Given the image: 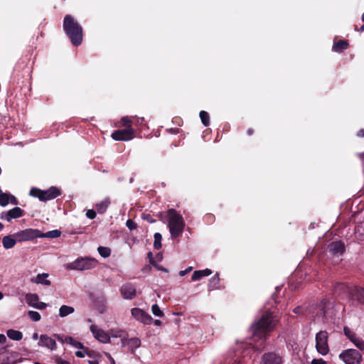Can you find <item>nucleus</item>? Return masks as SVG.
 <instances>
[{"label":"nucleus","instance_id":"obj_1","mask_svg":"<svg viewBox=\"0 0 364 364\" xmlns=\"http://www.w3.org/2000/svg\"><path fill=\"white\" fill-rule=\"evenodd\" d=\"M279 321L278 317L274 312L267 310L262 313L260 318L250 326V331L254 338L266 341L272 331L274 330Z\"/></svg>","mask_w":364,"mask_h":364},{"label":"nucleus","instance_id":"obj_2","mask_svg":"<svg viewBox=\"0 0 364 364\" xmlns=\"http://www.w3.org/2000/svg\"><path fill=\"white\" fill-rule=\"evenodd\" d=\"M63 30L74 46H80L83 40V30L81 25L70 14L63 19Z\"/></svg>","mask_w":364,"mask_h":364},{"label":"nucleus","instance_id":"obj_3","mask_svg":"<svg viewBox=\"0 0 364 364\" xmlns=\"http://www.w3.org/2000/svg\"><path fill=\"white\" fill-rule=\"evenodd\" d=\"M168 228L171 237H180L185 227V222L181 215L177 213L173 208L168 210Z\"/></svg>","mask_w":364,"mask_h":364},{"label":"nucleus","instance_id":"obj_4","mask_svg":"<svg viewBox=\"0 0 364 364\" xmlns=\"http://www.w3.org/2000/svg\"><path fill=\"white\" fill-rule=\"evenodd\" d=\"M30 196L38 198L41 201H47L56 198L61 195V191L56 186H51L46 191L33 187L30 190Z\"/></svg>","mask_w":364,"mask_h":364},{"label":"nucleus","instance_id":"obj_5","mask_svg":"<svg viewBox=\"0 0 364 364\" xmlns=\"http://www.w3.org/2000/svg\"><path fill=\"white\" fill-rule=\"evenodd\" d=\"M97 264V260L89 257H78L73 262L68 264L67 269L79 270V271H85L94 269Z\"/></svg>","mask_w":364,"mask_h":364},{"label":"nucleus","instance_id":"obj_6","mask_svg":"<svg viewBox=\"0 0 364 364\" xmlns=\"http://www.w3.org/2000/svg\"><path fill=\"white\" fill-rule=\"evenodd\" d=\"M339 358L345 364H361L362 361V355L360 352L353 348L342 351L339 355Z\"/></svg>","mask_w":364,"mask_h":364},{"label":"nucleus","instance_id":"obj_7","mask_svg":"<svg viewBox=\"0 0 364 364\" xmlns=\"http://www.w3.org/2000/svg\"><path fill=\"white\" fill-rule=\"evenodd\" d=\"M328 333L326 331H320L316 335V348L320 354L326 355L329 352L328 344Z\"/></svg>","mask_w":364,"mask_h":364},{"label":"nucleus","instance_id":"obj_8","mask_svg":"<svg viewBox=\"0 0 364 364\" xmlns=\"http://www.w3.org/2000/svg\"><path fill=\"white\" fill-rule=\"evenodd\" d=\"M13 236L18 240V242H21L38 238L41 235L40 230L38 229L27 228L14 233Z\"/></svg>","mask_w":364,"mask_h":364},{"label":"nucleus","instance_id":"obj_9","mask_svg":"<svg viewBox=\"0 0 364 364\" xmlns=\"http://www.w3.org/2000/svg\"><path fill=\"white\" fill-rule=\"evenodd\" d=\"M352 288L353 286H350L346 283L336 282L333 284L332 292L336 296L349 299Z\"/></svg>","mask_w":364,"mask_h":364},{"label":"nucleus","instance_id":"obj_10","mask_svg":"<svg viewBox=\"0 0 364 364\" xmlns=\"http://www.w3.org/2000/svg\"><path fill=\"white\" fill-rule=\"evenodd\" d=\"M135 136V131L133 128L118 129L112 134V138L116 141H129Z\"/></svg>","mask_w":364,"mask_h":364},{"label":"nucleus","instance_id":"obj_11","mask_svg":"<svg viewBox=\"0 0 364 364\" xmlns=\"http://www.w3.org/2000/svg\"><path fill=\"white\" fill-rule=\"evenodd\" d=\"M132 316L138 321L144 324H151L153 321V318L139 308H133L131 310Z\"/></svg>","mask_w":364,"mask_h":364},{"label":"nucleus","instance_id":"obj_12","mask_svg":"<svg viewBox=\"0 0 364 364\" xmlns=\"http://www.w3.org/2000/svg\"><path fill=\"white\" fill-rule=\"evenodd\" d=\"M262 364H283L282 357L275 352L265 353L261 359Z\"/></svg>","mask_w":364,"mask_h":364},{"label":"nucleus","instance_id":"obj_13","mask_svg":"<svg viewBox=\"0 0 364 364\" xmlns=\"http://www.w3.org/2000/svg\"><path fill=\"white\" fill-rule=\"evenodd\" d=\"M90 329L94 337L99 341L104 343L110 342V337L109 334L104 330L98 328L95 325H91Z\"/></svg>","mask_w":364,"mask_h":364},{"label":"nucleus","instance_id":"obj_14","mask_svg":"<svg viewBox=\"0 0 364 364\" xmlns=\"http://www.w3.org/2000/svg\"><path fill=\"white\" fill-rule=\"evenodd\" d=\"M328 249L331 255L339 257L344 253L346 247L344 242L338 240L331 242L328 246Z\"/></svg>","mask_w":364,"mask_h":364},{"label":"nucleus","instance_id":"obj_15","mask_svg":"<svg viewBox=\"0 0 364 364\" xmlns=\"http://www.w3.org/2000/svg\"><path fill=\"white\" fill-rule=\"evenodd\" d=\"M120 292L125 299H132L136 295V288L134 285L131 283L124 284L120 289Z\"/></svg>","mask_w":364,"mask_h":364},{"label":"nucleus","instance_id":"obj_16","mask_svg":"<svg viewBox=\"0 0 364 364\" xmlns=\"http://www.w3.org/2000/svg\"><path fill=\"white\" fill-rule=\"evenodd\" d=\"M349 299L356 300L359 304L364 305V288L353 286Z\"/></svg>","mask_w":364,"mask_h":364},{"label":"nucleus","instance_id":"obj_17","mask_svg":"<svg viewBox=\"0 0 364 364\" xmlns=\"http://www.w3.org/2000/svg\"><path fill=\"white\" fill-rule=\"evenodd\" d=\"M38 346L48 348L51 350L56 348V342L54 339L49 337L48 335L43 334L40 336Z\"/></svg>","mask_w":364,"mask_h":364},{"label":"nucleus","instance_id":"obj_18","mask_svg":"<svg viewBox=\"0 0 364 364\" xmlns=\"http://www.w3.org/2000/svg\"><path fill=\"white\" fill-rule=\"evenodd\" d=\"M49 274L48 273H42L38 274L35 277H32L31 279V282L32 283L43 284L45 286H50L51 284V282L48 279Z\"/></svg>","mask_w":364,"mask_h":364},{"label":"nucleus","instance_id":"obj_19","mask_svg":"<svg viewBox=\"0 0 364 364\" xmlns=\"http://www.w3.org/2000/svg\"><path fill=\"white\" fill-rule=\"evenodd\" d=\"M349 47V43L347 41L339 40L337 42H334L332 50L336 53H342Z\"/></svg>","mask_w":364,"mask_h":364},{"label":"nucleus","instance_id":"obj_20","mask_svg":"<svg viewBox=\"0 0 364 364\" xmlns=\"http://www.w3.org/2000/svg\"><path fill=\"white\" fill-rule=\"evenodd\" d=\"M18 240L12 235L4 236L2 239V244L5 249H11L15 246Z\"/></svg>","mask_w":364,"mask_h":364},{"label":"nucleus","instance_id":"obj_21","mask_svg":"<svg viewBox=\"0 0 364 364\" xmlns=\"http://www.w3.org/2000/svg\"><path fill=\"white\" fill-rule=\"evenodd\" d=\"M328 304L326 299H322L319 304L317 305V311L315 314L316 316L325 317L326 314V308Z\"/></svg>","mask_w":364,"mask_h":364},{"label":"nucleus","instance_id":"obj_22","mask_svg":"<svg viewBox=\"0 0 364 364\" xmlns=\"http://www.w3.org/2000/svg\"><path fill=\"white\" fill-rule=\"evenodd\" d=\"M220 278L219 274L216 273L213 277L208 281V291H213L219 287Z\"/></svg>","mask_w":364,"mask_h":364},{"label":"nucleus","instance_id":"obj_23","mask_svg":"<svg viewBox=\"0 0 364 364\" xmlns=\"http://www.w3.org/2000/svg\"><path fill=\"white\" fill-rule=\"evenodd\" d=\"M24 211L19 207H15L9 210H8L9 217H10L11 220L12 219H16L21 218L23 215Z\"/></svg>","mask_w":364,"mask_h":364},{"label":"nucleus","instance_id":"obj_24","mask_svg":"<svg viewBox=\"0 0 364 364\" xmlns=\"http://www.w3.org/2000/svg\"><path fill=\"white\" fill-rule=\"evenodd\" d=\"M7 336L14 341H21L23 338V333L18 331L14 329H9L6 331Z\"/></svg>","mask_w":364,"mask_h":364},{"label":"nucleus","instance_id":"obj_25","mask_svg":"<svg viewBox=\"0 0 364 364\" xmlns=\"http://www.w3.org/2000/svg\"><path fill=\"white\" fill-rule=\"evenodd\" d=\"M110 201L109 199H105L95 205V208L98 213L103 214L109 206Z\"/></svg>","mask_w":364,"mask_h":364},{"label":"nucleus","instance_id":"obj_26","mask_svg":"<svg viewBox=\"0 0 364 364\" xmlns=\"http://www.w3.org/2000/svg\"><path fill=\"white\" fill-rule=\"evenodd\" d=\"M74 311L75 309L73 307L67 305H63L59 309V316L63 318L70 314H73Z\"/></svg>","mask_w":364,"mask_h":364},{"label":"nucleus","instance_id":"obj_27","mask_svg":"<svg viewBox=\"0 0 364 364\" xmlns=\"http://www.w3.org/2000/svg\"><path fill=\"white\" fill-rule=\"evenodd\" d=\"M128 347L131 349L132 352L135 350L137 348L141 346V341L139 338L134 337L128 340L127 342Z\"/></svg>","mask_w":364,"mask_h":364},{"label":"nucleus","instance_id":"obj_28","mask_svg":"<svg viewBox=\"0 0 364 364\" xmlns=\"http://www.w3.org/2000/svg\"><path fill=\"white\" fill-rule=\"evenodd\" d=\"M39 237H48V238H57L59 237L61 235V232L58 230H53L48 231L46 233H43L40 231Z\"/></svg>","mask_w":364,"mask_h":364},{"label":"nucleus","instance_id":"obj_29","mask_svg":"<svg viewBox=\"0 0 364 364\" xmlns=\"http://www.w3.org/2000/svg\"><path fill=\"white\" fill-rule=\"evenodd\" d=\"M65 341L67 343H69L70 344L71 346L77 348H79V349H84V346L83 344L80 342V341H77L76 340H75L73 337L71 336H65Z\"/></svg>","mask_w":364,"mask_h":364},{"label":"nucleus","instance_id":"obj_30","mask_svg":"<svg viewBox=\"0 0 364 364\" xmlns=\"http://www.w3.org/2000/svg\"><path fill=\"white\" fill-rule=\"evenodd\" d=\"M27 304L33 307L36 303L39 301V297L36 294H28L26 296Z\"/></svg>","mask_w":364,"mask_h":364},{"label":"nucleus","instance_id":"obj_31","mask_svg":"<svg viewBox=\"0 0 364 364\" xmlns=\"http://www.w3.org/2000/svg\"><path fill=\"white\" fill-rule=\"evenodd\" d=\"M200 118L201 119V122L203 123V124L205 126V127H208L209 126L210 124V116H209V114L205 112V111H200Z\"/></svg>","mask_w":364,"mask_h":364},{"label":"nucleus","instance_id":"obj_32","mask_svg":"<svg viewBox=\"0 0 364 364\" xmlns=\"http://www.w3.org/2000/svg\"><path fill=\"white\" fill-rule=\"evenodd\" d=\"M154 247L156 250H159L161 247L162 235L159 232H156L154 235Z\"/></svg>","mask_w":364,"mask_h":364},{"label":"nucleus","instance_id":"obj_33","mask_svg":"<svg viewBox=\"0 0 364 364\" xmlns=\"http://www.w3.org/2000/svg\"><path fill=\"white\" fill-rule=\"evenodd\" d=\"M99 254L104 258L108 257L111 255V250L107 247L100 246L97 248Z\"/></svg>","mask_w":364,"mask_h":364},{"label":"nucleus","instance_id":"obj_34","mask_svg":"<svg viewBox=\"0 0 364 364\" xmlns=\"http://www.w3.org/2000/svg\"><path fill=\"white\" fill-rule=\"evenodd\" d=\"M10 195L6 193H3L0 195V205L2 207L6 206L9 203Z\"/></svg>","mask_w":364,"mask_h":364},{"label":"nucleus","instance_id":"obj_35","mask_svg":"<svg viewBox=\"0 0 364 364\" xmlns=\"http://www.w3.org/2000/svg\"><path fill=\"white\" fill-rule=\"evenodd\" d=\"M343 332L345 336L352 342L355 338H356V334L351 331L348 327L345 326L343 328Z\"/></svg>","mask_w":364,"mask_h":364},{"label":"nucleus","instance_id":"obj_36","mask_svg":"<svg viewBox=\"0 0 364 364\" xmlns=\"http://www.w3.org/2000/svg\"><path fill=\"white\" fill-rule=\"evenodd\" d=\"M120 123L122 126L126 127L127 129L132 128V121L129 117H123L120 120Z\"/></svg>","mask_w":364,"mask_h":364},{"label":"nucleus","instance_id":"obj_37","mask_svg":"<svg viewBox=\"0 0 364 364\" xmlns=\"http://www.w3.org/2000/svg\"><path fill=\"white\" fill-rule=\"evenodd\" d=\"M28 315L30 318L33 321H39L41 318V314L38 311H28Z\"/></svg>","mask_w":364,"mask_h":364},{"label":"nucleus","instance_id":"obj_38","mask_svg":"<svg viewBox=\"0 0 364 364\" xmlns=\"http://www.w3.org/2000/svg\"><path fill=\"white\" fill-rule=\"evenodd\" d=\"M151 311L154 315L159 317L164 316V312L160 309L159 306L157 304H154L151 306Z\"/></svg>","mask_w":364,"mask_h":364},{"label":"nucleus","instance_id":"obj_39","mask_svg":"<svg viewBox=\"0 0 364 364\" xmlns=\"http://www.w3.org/2000/svg\"><path fill=\"white\" fill-rule=\"evenodd\" d=\"M352 342L358 349L361 351H364V341L363 339L356 337Z\"/></svg>","mask_w":364,"mask_h":364},{"label":"nucleus","instance_id":"obj_40","mask_svg":"<svg viewBox=\"0 0 364 364\" xmlns=\"http://www.w3.org/2000/svg\"><path fill=\"white\" fill-rule=\"evenodd\" d=\"M141 218L144 220H146L149 223H154L156 222V220H154L152 217V215L149 213H144L141 215Z\"/></svg>","mask_w":364,"mask_h":364},{"label":"nucleus","instance_id":"obj_41","mask_svg":"<svg viewBox=\"0 0 364 364\" xmlns=\"http://www.w3.org/2000/svg\"><path fill=\"white\" fill-rule=\"evenodd\" d=\"M126 225L130 230H134L137 228L136 223L131 219L127 220Z\"/></svg>","mask_w":364,"mask_h":364},{"label":"nucleus","instance_id":"obj_42","mask_svg":"<svg viewBox=\"0 0 364 364\" xmlns=\"http://www.w3.org/2000/svg\"><path fill=\"white\" fill-rule=\"evenodd\" d=\"M202 278H203V277H202V274L200 273V272L199 270H196L193 273L192 277H191V280L194 282V281L200 280Z\"/></svg>","mask_w":364,"mask_h":364},{"label":"nucleus","instance_id":"obj_43","mask_svg":"<svg viewBox=\"0 0 364 364\" xmlns=\"http://www.w3.org/2000/svg\"><path fill=\"white\" fill-rule=\"evenodd\" d=\"M87 355L90 358H93V360H95L101 356L99 353L93 350H90V351H87Z\"/></svg>","mask_w":364,"mask_h":364},{"label":"nucleus","instance_id":"obj_44","mask_svg":"<svg viewBox=\"0 0 364 364\" xmlns=\"http://www.w3.org/2000/svg\"><path fill=\"white\" fill-rule=\"evenodd\" d=\"M157 216L163 223H166L167 220L168 221V211L166 213H159Z\"/></svg>","mask_w":364,"mask_h":364},{"label":"nucleus","instance_id":"obj_45","mask_svg":"<svg viewBox=\"0 0 364 364\" xmlns=\"http://www.w3.org/2000/svg\"><path fill=\"white\" fill-rule=\"evenodd\" d=\"M47 304L38 301L36 305H33V307L40 310H43L45 309L47 307Z\"/></svg>","mask_w":364,"mask_h":364},{"label":"nucleus","instance_id":"obj_46","mask_svg":"<svg viewBox=\"0 0 364 364\" xmlns=\"http://www.w3.org/2000/svg\"><path fill=\"white\" fill-rule=\"evenodd\" d=\"M54 360L56 364H70L68 361L62 359L60 356L55 355Z\"/></svg>","mask_w":364,"mask_h":364},{"label":"nucleus","instance_id":"obj_47","mask_svg":"<svg viewBox=\"0 0 364 364\" xmlns=\"http://www.w3.org/2000/svg\"><path fill=\"white\" fill-rule=\"evenodd\" d=\"M86 216L90 219H94L96 217V212L94 210H88L86 213Z\"/></svg>","mask_w":364,"mask_h":364},{"label":"nucleus","instance_id":"obj_48","mask_svg":"<svg viewBox=\"0 0 364 364\" xmlns=\"http://www.w3.org/2000/svg\"><path fill=\"white\" fill-rule=\"evenodd\" d=\"M0 218L1 220H5L8 222H10L11 221V219H10V217H9V215H8V211H4L1 213L0 215Z\"/></svg>","mask_w":364,"mask_h":364},{"label":"nucleus","instance_id":"obj_49","mask_svg":"<svg viewBox=\"0 0 364 364\" xmlns=\"http://www.w3.org/2000/svg\"><path fill=\"white\" fill-rule=\"evenodd\" d=\"M200 273L202 274V277H208L212 274V270L210 269H205L203 270H199Z\"/></svg>","mask_w":364,"mask_h":364},{"label":"nucleus","instance_id":"obj_50","mask_svg":"<svg viewBox=\"0 0 364 364\" xmlns=\"http://www.w3.org/2000/svg\"><path fill=\"white\" fill-rule=\"evenodd\" d=\"M192 269H193V267H189L186 268L185 270H181L179 272L178 274L181 277H183L186 274H187L188 273H189L191 271H192Z\"/></svg>","mask_w":364,"mask_h":364},{"label":"nucleus","instance_id":"obj_51","mask_svg":"<svg viewBox=\"0 0 364 364\" xmlns=\"http://www.w3.org/2000/svg\"><path fill=\"white\" fill-rule=\"evenodd\" d=\"M153 267H154L156 269L158 270H160V271H163V272H168V269L158 264L156 262H155L154 264H152Z\"/></svg>","mask_w":364,"mask_h":364},{"label":"nucleus","instance_id":"obj_52","mask_svg":"<svg viewBox=\"0 0 364 364\" xmlns=\"http://www.w3.org/2000/svg\"><path fill=\"white\" fill-rule=\"evenodd\" d=\"M311 364H328L326 361H324L323 359H313Z\"/></svg>","mask_w":364,"mask_h":364},{"label":"nucleus","instance_id":"obj_53","mask_svg":"<svg viewBox=\"0 0 364 364\" xmlns=\"http://www.w3.org/2000/svg\"><path fill=\"white\" fill-rule=\"evenodd\" d=\"M293 311L296 314H304V309L302 306H296V308L294 309Z\"/></svg>","mask_w":364,"mask_h":364},{"label":"nucleus","instance_id":"obj_54","mask_svg":"<svg viewBox=\"0 0 364 364\" xmlns=\"http://www.w3.org/2000/svg\"><path fill=\"white\" fill-rule=\"evenodd\" d=\"M147 257L149 259V263L151 265L154 264L156 262L154 259L153 254L151 252H149L147 254Z\"/></svg>","mask_w":364,"mask_h":364},{"label":"nucleus","instance_id":"obj_55","mask_svg":"<svg viewBox=\"0 0 364 364\" xmlns=\"http://www.w3.org/2000/svg\"><path fill=\"white\" fill-rule=\"evenodd\" d=\"M9 202H11V203H12L13 205H18V199L14 196H13V195H10Z\"/></svg>","mask_w":364,"mask_h":364},{"label":"nucleus","instance_id":"obj_56","mask_svg":"<svg viewBox=\"0 0 364 364\" xmlns=\"http://www.w3.org/2000/svg\"><path fill=\"white\" fill-rule=\"evenodd\" d=\"M105 355L109 360L111 364H116L115 360L109 353H105Z\"/></svg>","mask_w":364,"mask_h":364},{"label":"nucleus","instance_id":"obj_57","mask_svg":"<svg viewBox=\"0 0 364 364\" xmlns=\"http://www.w3.org/2000/svg\"><path fill=\"white\" fill-rule=\"evenodd\" d=\"M75 355L77 357V358H84L85 357V353L82 352V351H80V350H77L75 353Z\"/></svg>","mask_w":364,"mask_h":364},{"label":"nucleus","instance_id":"obj_58","mask_svg":"<svg viewBox=\"0 0 364 364\" xmlns=\"http://www.w3.org/2000/svg\"><path fill=\"white\" fill-rule=\"evenodd\" d=\"M141 270L143 272H149L151 270V267L150 265H146Z\"/></svg>","mask_w":364,"mask_h":364},{"label":"nucleus","instance_id":"obj_59","mask_svg":"<svg viewBox=\"0 0 364 364\" xmlns=\"http://www.w3.org/2000/svg\"><path fill=\"white\" fill-rule=\"evenodd\" d=\"M280 289H281V287H277V288H276V292H274V293L272 294V299H273L274 300H276L277 294V293L280 291ZM275 302H277V301H275Z\"/></svg>","mask_w":364,"mask_h":364},{"label":"nucleus","instance_id":"obj_60","mask_svg":"<svg viewBox=\"0 0 364 364\" xmlns=\"http://www.w3.org/2000/svg\"><path fill=\"white\" fill-rule=\"evenodd\" d=\"M6 341V337L4 334H0V343H4Z\"/></svg>","mask_w":364,"mask_h":364},{"label":"nucleus","instance_id":"obj_61","mask_svg":"<svg viewBox=\"0 0 364 364\" xmlns=\"http://www.w3.org/2000/svg\"><path fill=\"white\" fill-rule=\"evenodd\" d=\"M56 337H57L58 340L59 341H60L62 343H66V342L65 341V338H63V336H60V335H56Z\"/></svg>","mask_w":364,"mask_h":364},{"label":"nucleus","instance_id":"obj_62","mask_svg":"<svg viewBox=\"0 0 364 364\" xmlns=\"http://www.w3.org/2000/svg\"><path fill=\"white\" fill-rule=\"evenodd\" d=\"M255 133V130L252 128H249L247 130V134L249 136H252Z\"/></svg>","mask_w":364,"mask_h":364},{"label":"nucleus","instance_id":"obj_63","mask_svg":"<svg viewBox=\"0 0 364 364\" xmlns=\"http://www.w3.org/2000/svg\"><path fill=\"white\" fill-rule=\"evenodd\" d=\"M87 362L89 364H99V361L97 359L88 360Z\"/></svg>","mask_w":364,"mask_h":364},{"label":"nucleus","instance_id":"obj_64","mask_svg":"<svg viewBox=\"0 0 364 364\" xmlns=\"http://www.w3.org/2000/svg\"><path fill=\"white\" fill-rule=\"evenodd\" d=\"M358 136L363 137L364 136V129H360L358 133Z\"/></svg>","mask_w":364,"mask_h":364}]
</instances>
